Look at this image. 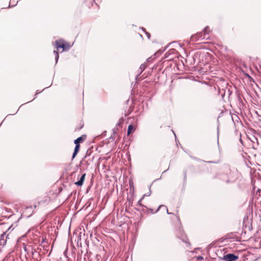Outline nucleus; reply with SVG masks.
<instances>
[{
    "mask_svg": "<svg viewBox=\"0 0 261 261\" xmlns=\"http://www.w3.org/2000/svg\"><path fill=\"white\" fill-rule=\"evenodd\" d=\"M210 29L208 27H206L202 32L197 33L191 37V40L195 42L199 40H207L209 38L208 32Z\"/></svg>",
    "mask_w": 261,
    "mask_h": 261,
    "instance_id": "obj_1",
    "label": "nucleus"
},
{
    "mask_svg": "<svg viewBox=\"0 0 261 261\" xmlns=\"http://www.w3.org/2000/svg\"><path fill=\"white\" fill-rule=\"evenodd\" d=\"M39 247L40 249V252L42 256V258H44L46 256V255L47 257L50 255L51 251H49V245L45 239H42L41 243Z\"/></svg>",
    "mask_w": 261,
    "mask_h": 261,
    "instance_id": "obj_2",
    "label": "nucleus"
},
{
    "mask_svg": "<svg viewBox=\"0 0 261 261\" xmlns=\"http://www.w3.org/2000/svg\"><path fill=\"white\" fill-rule=\"evenodd\" d=\"M40 251V247L32 249V257L36 261H41L42 259H43Z\"/></svg>",
    "mask_w": 261,
    "mask_h": 261,
    "instance_id": "obj_3",
    "label": "nucleus"
},
{
    "mask_svg": "<svg viewBox=\"0 0 261 261\" xmlns=\"http://www.w3.org/2000/svg\"><path fill=\"white\" fill-rule=\"evenodd\" d=\"M238 258V256L233 253H228L223 257V259L225 261H235Z\"/></svg>",
    "mask_w": 261,
    "mask_h": 261,
    "instance_id": "obj_4",
    "label": "nucleus"
},
{
    "mask_svg": "<svg viewBox=\"0 0 261 261\" xmlns=\"http://www.w3.org/2000/svg\"><path fill=\"white\" fill-rule=\"evenodd\" d=\"M55 42L56 44V48L57 49L61 48H62L63 50H65L67 49H68V48L70 47L69 45H68V48H66V45L64 43V40L62 39L56 40Z\"/></svg>",
    "mask_w": 261,
    "mask_h": 261,
    "instance_id": "obj_5",
    "label": "nucleus"
},
{
    "mask_svg": "<svg viewBox=\"0 0 261 261\" xmlns=\"http://www.w3.org/2000/svg\"><path fill=\"white\" fill-rule=\"evenodd\" d=\"M36 206L27 207L23 212V215L27 217H30L32 215L33 208H36Z\"/></svg>",
    "mask_w": 261,
    "mask_h": 261,
    "instance_id": "obj_6",
    "label": "nucleus"
},
{
    "mask_svg": "<svg viewBox=\"0 0 261 261\" xmlns=\"http://www.w3.org/2000/svg\"><path fill=\"white\" fill-rule=\"evenodd\" d=\"M230 86L228 84L226 85V86L224 89H222V90L224 91L223 93L221 94L222 97H223L224 95H226L228 97H229L230 95L232 94V91L230 90Z\"/></svg>",
    "mask_w": 261,
    "mask_h": 261,
    "instance_id": "obj_7",
    "label": "nucleus"
},
{
    "mask_svg": "<svg viewBox=\"0 0 261 261\" xmlns=\"http://www.w3.org/2000/svg\"><path fill=\"white\" fill-rule=\"evenodd\" d=\"M86 176V173H84L82 175L81 177L80 178L79 180L75 182L74 184L77 186H82L84 182Z\"/></svg>",
    "mask_w": 261,
    "mask_h": 261,
    "instance_id": "obj_8",
    "label": "nucleus"
},
{
    "mask_svg": "<svg viewBox=\"0 0 261 261\" xmlns=\"http://www.w3.org/2000/svg\"><path fill=\"white\" fill-rule=\"evenodd\" d=\"M177 237L179 239H180L184 242L189 244L187 242L188 239L187 238V237L185 235L184 233L182 231L179 230V233L177 234Z\"/></svg>",
    "mask_w": 261,
    "mask_h": 261,
    "instance_id": "obj_9",
    "label": "nucleus"
},
{
    "mask_svg": "<svg viewBox=\"0 0 261 261\" xmlns=\"http://www.w3.org/2000/svg\"><path fill=\"white\" fill-rule=\"evenodd\" d=\"M86 138V136L84 135L82 136L77 138L76 139H75L74 141V143L75 145L76 144H80V143L85 140Z\"/></svg>",
    "mask_w": 261,
    "mask_h": 261,
    "instance_id": "obj_10",
    "label": "nucleus"
},
{
    "mask_svg": "<svg viewBox=\"0 0 261 261\" xmlns=\"http://www.w3.org/2000/svg\"><path fill=\"white\" fill-rule=\"evenodd\" d=\"M80 147V144L75 145V148H74V151H73V153L72 156V160L75 157V156L76 155L77 153L79 151Z\"/></svg>",
    "mask_w": 261,
    "mask_h": 261,
    "instance_id": "obj_11",
    "label": "nucleus"
},
{
    "mask_svg": "<svg viewBox=\"0 0 261 261\" xmlns=\"http://www.w3.org/2000/svg\"><path fill=\"white\" fill-rule=\"evenodd\" d=\"M58 261H73L71 259L69 258L65 252L62 257H60Z\"/></svg>",
    "mask_w": 261,
    "mask_h": 261,
    "instance_id": "obj_12",
    "label": "nucleus"
},
{
    "mask_svg": "<svg viewBox=\"0 0 261 261\" xmlns=\"http://www.w3.org/2000/svg\"><path fill=\"white\" fill-rule=\"evenodd\" d=\"M146 68V65H145V64H142L140 66V68H139V70H140V72L137 75V77L145 70Z\"/></svg>",
    "mask_w": 261,
    "mask_h": 261,
    "instance_id": "obj_13",
    "label": "nucleus"
},
{
    "mask_svg": "<svg viewBox=\"0 0 261 261\" xmlns=\"http://www.w3.org/2000/svg\"><path fill=\"white\" fill-rule=\"evenodd\" d=\"M54 53L55 55V61H56V64L58 63L59 56L58 52L57 50H54Z\"/></svg>",
    "mask_w": 261,
    "mask_h": 261,
    "instance_id": "obj_14",
    "label": "nucleus"
},
{
    "mask_svg": "<svg viewBox=\"0 0 261 261\" xmlns=\"http://www.w3.org/2000/svg\"><path fill=\"white\" fill-rule=\"evenodd\" d=\"M162 206L163 205H160L156 211H154V210L152 208H148V210L149 211V212L150 213L154 214V213H156L157 212H158L159 211L160 208L162 207Z\"/></svg>",
    "mask_w": 261,
    "mask_h": 261,
    "instance_id": "obj_15",
    "label": "nucleus"
},
{
    "mask_svg": "<svg viewBox=\"0 0 261 261\" xmlns=\"http://www.w3.org/2000/svg\"><path fill=\"white\" fill-rule=\"evenodd\" d=\"M133 129V125H132V124L129 125L128 126V129H127V135H129L130 134H131Z\"/></svg>",
    "mask_w": 261,
    "mask_h": 261,
    "instance_id": "obj_16",
    "label": "nucleus"
},
{
    "mask_svg": "<svg viewBox=\"0 0 261 261\" xmlns=\"http://www.w3.org/2000/svg\"><path fill=\"white\" fill-rule=\"evenodd\" d=\"M123 121H124V119L122 117L120 118L118 122L116 124V127H117L118 126H121L122 125V124L123 123Z\"/></svg>",
    "mask_w": 261,
    "mask_h": 261,
    "instance_id": "obj_17",
    "label": "nucleus"
},
{
    "mask_svg": "<svg viewBox=\"0 0 261 261\" xmlns=\"http://www.w3.org/2000/svg\"><path fill=\"white\" fill-rule=\"evenodd\" d=\"M5 211H6V213H7L9 214V216L8 215H4V217H6V218H9L10 216H11L12 215L11 214V211L10 210H8V209H5Z\"/></svg>",
    "mask_w": 261,
    "mask_h": 261,
    "instance_id": "obj_18",
    "label": "nucleus"
},
{
    "mask_svg": "<svg viewBox=\"0 0 261 261\" xmlns=\"http://www.w3.org/2000/svg\"><path fill=\"white\" fill-rule=\"evenodd\" d=\"M6 243V240L4 239H0V245L4 246Z\"/></svg>",
    "mask_w": 261,
    "mask_h": 261,
    "instance_id": "obj_19",
    "label": "nucleus"
},
{
    "mask_svg": "<svg viewBox=\"0 0 261 261\" xmlns=\"http://www.w3.org/2000/svg\"><path fill=\"white\" fill-rule=\"evenodd\" d=\"M150 187L151 186L149 187V192L148 193L144 194L143 196L142 197V199H143L146 196H149L150 195L151 193V190H150Z\"/></svg>",
    "mask_w": 261,
    "mask_h": 261,
    "instance_id": "obj_20",
    "label": "nucleus"
},
{
    "mask_svg": "<svg viewBox=\"0 0 261 261\" xmlns=\"http://www.w3.org/2000/svg\"><path fill=\"white\" fill-rule=\"evenodd\" d=\"M142 199H142V198H141V199L138 201V204L139 206H141V207H146V206H144L143 204H142L141 203V201L142 200Z\"/></svg>",
    "mask_w": 261,
    "mask_h": 261,
    "instance_id": "obj_21",
    "label": "nucleus"
},
{
    "mask_svg": "<svg viewBox=\"0 0 261 261\" xmlns=\"http://www.w3.org/2000/svg\"><path fill=\"white\" fill-rule=\"evenodd\" d=\"M163 205V206H162V207H164L166 208V212H167V213L168 215L173 214L172 213H169V212H168V209H167V207H166V206H165V205Z\"/></svg>",
    "mask_w": 261,
    "mask_h": 261,
    "instance_id": "obj_22",
    "label": "nucleus"
},
{
    "mask_svg": "<svg viewBox=\"0 0 261 261\" xmlns=\"http://www.w3.org/2000/svg\"><path fill=\"white\" fill-rule=\"evenodd\" d=\"M118 130V128H117V127H115V128H113V133L114 134H116V132H117V130Z\"/></svg>",
    "mask_w": 261,
    "mask_h": 261,
    "instance_id": "obj_23",
    "label": "nucleus"
},
{
    "mask_svg": "<svg viewBox=\"0 0 261 261\" xmlns=\"http://www.w3.org/2000/svg\"><path fill=\"white\" fill-rule=\"evenodd\" d=\"M197 259L198 260H202L203 259V257L202 256H198L197 257Z\"/></svg>",
    "mask_w": 261,
    "mask_h": 261,
    "instance_id": "obj_24",
    "label": "nucleus"
},
{
    "mask_svg": "<svg viewBox=\"0 0 261 261\" xmlns=\"http://www.w3.org/2000/svg\"><path fill=\"white\" fill-rule=\"evenodd\" d=\"M90 151H91V150H87V151L86 152V154L85 157H86L87 155H90Z\"/></svg>",
    "mask_w": 261,
    "mask_h": 261,
    "instance_id": "obj_25",
    "label": "nucleus"
},
{
    "mask_svg": "<svg viewBox=\"0 0 261 261\" xmlns=\"http://www.w3.org/2000/svg\"><path fill=\"white\" fill-rule=\"evenodd\" d=\"M145 33H146V35H147V38H148V39H149V38H150V34H149V33H148V32H145Z\"/></svg>",
    "mask_w": 261,
    "mask_h": 261,
    "instance_id": "obj_26",
    "label": "nucleus"
},
{
    "mask_svg": "<svg viewBox=\"0 0 261 261\" xmlns=\"http://www.w3.org/2000/svg\"><path fill=\"white\" fill-rule=\"evenodd\" d=\"M5 234H6L5 232H3V233L2 234L1 236L0 239H4V237L5 236Z\"/></svg>",
    "mask_w": 261,
    "mask_h": 261,
    "instance_id": "obj_27",
    "label": "nucleus"
},
{
    "mask_svg": "<svg viewBox=\"0 0 261 261\" xmlns=\"http://www.w3.org/2000/svg\"><path fill=\"white\" fill-rule=\"evenodd\" d=\"M40 93V92H39L38 91H37L36 93V94H35V96H36L37 94H39Z\"/></svg>",
    "mask_w": 261,
    "mask_h": 261,
    "instance_id": "obj_28",
    "label": "nucleus"
},
{
    "mask_svg": "<svg viewBox=\"0 0 261 261\" xmlns=\"http://www.w3.org/2000/svg\"><path fill=\"white\" fill-rule=\"evenodd\" d=\"M208 162V163H212V162H211V161H208V162Z\"/></svg>",
    "mask_w": 261,
    "mask_h": 261,
    "instance_id": "obj_29",
    "label": "nucleus"
},
{
    "mask_svg": "<svg viewBox=\"0 0 261 261\" xmlns=\"http://www.w3.org/2000/svg\"><path fill=\"white\" fill-rule=\"evenodd\" d=\"M259 68L261 69V65H259Z\"/></svg>",
    "mask_w": 261,
    "mask_h": 261,
    "instance_id": "obj_30",
    "label": "nucleus"
},
{
    "mask_svg": "<svg viewBox=\"0 0 261 261\" xmlns=\"http://www.w3.org/2000/svg\"><path fill=\"white\" fill-rule=\"evenodd\" d=\"M217 133H218V135L219 134V130H218Z\"/></svg>",
    "mask_w": 261,
    "mask_h": 261,
    "instance_id": "obj_31",
    "label": "nucleus"
},
{
    "mask_svg": "<svg viewBox=\"0 0 261 261\" xmlns=\"http://www.w3.org/2000/svg\"><path fill=\"white\" fill-rule=\"evenodd\" d=\"M217 142H218V144H219V140H218L217 141Z\"/></svg>",
    "mask_w": 261,
    "mask_h": 261,
    "instance_id": "obj_32",
    "label": "nucleus"
}]
</instances>
